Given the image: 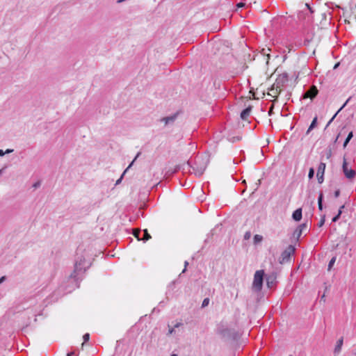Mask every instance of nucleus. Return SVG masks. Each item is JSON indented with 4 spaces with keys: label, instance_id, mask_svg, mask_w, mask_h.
<instances>
[{
    "label": "nucleus",
    "instance_id": "nucleus-1",
    "mask_svg": "<svg viewBox=\"0 0 356 356\" xmlns=\"http://www.w3.org/2000/svg\"><path fill=\"white\" fill-rule=\"evenodd\" d=\"M218 333L225 339L236 340L239 337V334L234 329L227 327L218 328Z\"/></svg>",
    "mask_w": 356,
    "mask_h": 356
},
{
    "label": "nucleus",
    "instance_id": "nucleus-2",
    "mask_svg": "<svg viewBox=\"0 0 356 356\" xmlns=\"http://www.w3.org/2000/svg\"><path fill=\"white\" fill-rule=\"evenodd\" d=\"M90 262H86V259L83 257H78V259L76 260L75 265H74V270L73 273V276L75 277L76 273H79L81 270H86V268H89L90 266Z\"/></svg>",
    "mask_w": 356,
    "mask_h": 356
},
{
    "label": "nucleus",
    "instance_id": "nucleus-3",
    "mask_svg": "<svg viewBox=\"0 0 356 356\" xmlns=\"http://www.w3.org/2000/svg\"><path fill=\"white\" fill-rule=\"evenodd\" d=\"M264 275V270H257L254 274L252 287L257 291L261 290Z\"/></svg>",
    "mask_w": 356,
    "mask_h": 356
},
{
    "label": "nucleus",
    "instance_id": "nucleus-4",
    "mask_svg": "<svg viewBox=\"0 0 356 356\" xmlns=\"http://www.w3.org/2000/svg\"><path fill=\"white\" fill-rule=\"evenodd\" d=\"M294 246L290 245H289L285 250H284L279 259V262L280 264H284L289 261L291 256L295 252Z\"/></svg>",
    "mask_w": 356,
    "mask_h": 356
},
{
    "label": "nucleus",
    "instance_id": "nucleus-5",
    "mask_svg": "<svg viewBox=\"0 0 356 356\" xmlns=\"http://www.w3.org/2000/svg\"><path fill=\"white\" fill-rule=\"evenodd\" d=\"M342 168L344 175L347 179H351L355 177L356 172L354 170L348 167V163L345 158H343Z\"/></svg>",
    "mask_w": 356,
    "mask_h": 356
},
{
    "label": "nucleus",
    "instance_id": "nucleus-6",
    "mask_svg": "<svg viewBox=\"0 0 356 356\" xmlns=\"http://www.w3.org/2000/svg\"><path fill=\"white\" fill-rule=\"evenodd\" d=\"M289 77L287 73H282L280 74L275 80V85L277 88L282 90V88L288 82Z\"/></svg>",
    "mask_w": 356,
    "mask_h": 356
},
{
    "label": "nucleus",
    "instance_id": "nucleus-7",
    "mask_svg": "<svg viewBox=\"0 0 356 356\" xmlns=\"http://www.w3.org/2000/svg\"><path fill=\"white\" fill-rule=\"evenodd\" d=\"M325 170V163H322V162L320 163L318 168V170H317V175H316L318 181L320 184L323 183V181L324 180L323 176H324Z\"/></svg>",
    "mask_w": 356,
    "mask_h": 356
},
{
    "label": "nucleus",
    "instance_id": "nucleus-8",
    "mask_svg": "<svg viewBox=\"0 0 356 356\" xmlns=\"http://www.w3.org/2000/svg\"><path fill=\"white\" fill-rule=\"evenodd\" d=\"M318 94L317 88L315 86H312L309 88V89L306 91L303 95V98H310L311 99H314Z\"/></svg>",
    "mask_w": 356,
    "mask_h": 356
},
{
    "label": "nucleus",
    "instance_id": "nucleus-9",
    "mask_svg": "<svg viewBox=\"0 0 356 356\" xmlns=\"http://www.w3.org/2000/svg\"><path fill=\"white\" fill-rule=\"evenodd\" d=\"M206 168H207V163L202 162V163H200V165L193 167V170L196 176H201L202 175H203Z\"/></svg>",
    "mask_w": 356,
    "mask_h": 356
},
{
    "label": "nucleus",
    "instance_id": "nucleus-10",
    "mask_svg": "<svg viewBox=\"0 0 356 356\" xmlns=\"http://www.w3.org/2000/svg\"><path fill=\"white\" fill-rule=\"evenodd\" d=\"M276 275L272 273L266 276V284L268 288H273L276 284Z\"/></svg>",
    "mask_w": 356,
    "mask_h": 356
},
{
    "label": "nucleus",
    "instance_id": "nucleus-11",
    "mask_svg": "<svg viewBox=\"0 0 356 356\" xmlns=\"http://www.w3.org/2000/svg\"><path fill=\"white\" fill-rule=\"evenodd\" d=\"M282 89L280 88H277L275 84L272 86L270 88V90L268 93L272 97H277L278 95L281 92Z\"/></svg>",
    "mask_w": 356,
    "mask_h": 356
},
{
    "label": "nucleus",
    "instance_id": "nucleus-12",
    "mask_svg": "<svg viewBox=\"0 0 356 356\" xmlns=\"http://www.w3.org/2000/svg\"><path fill=\"white\" fill-rule=\"evenodd\" d=\"M343 337H341V339H339L337 341V344L334 348V354L335 355V356L337 355L341 352V347L343 346Z\"/></svg>",
    "mask_w": 356,
    "mask_h": 356
},
{
    "label": "nucleus",
    "instance_id": "nucleus-13",
    "mask_svg": "<svg viewBox=\"0 0 356 356\" xmlns=\"http://www.w3.org/2000/svg\"><path fill=\"white\" fill-rule=\"evenodd\" d=\"M140 154V152H138L137 154V155L136 156V157L134 158V159L132 161V162L129 165V166L127 168V169L124 171V172L122 173V175H121V177L116 181V183H115V185H118L119 184H120V182L122 181V179L123 178V176L124 175V174L127 172V171L131 167V165H133V163H134V161L137 159V158L139 156V155Z\"/></svg>",
    "mask_w": 356,
    "mask_h": 356
},
{
    "label": "nucleus",
    "instance_id": "nucleus-14",
    "mask_svg": "<svg viewBox=\"0 0 356 356\" xmlns=\"http://www.w3.org/2000/svg\"><path fill=\"white\" fill-rule=\"evenodd\" d=\"M251 111H252V106H249L248 108L244 109L241 113V118L243 120H245L247 119V118L250 115Z\"/></svg>",
    "mask_w": 356,
    "mask_h": 356
},
{
    "label": "nucleus",
    "instance_id": "nucleus-15",
    "mask_svg": "<svg viewBox=\"0 0 356 356\" xmlns=\"http://www.w3.org/2000/svg\"><path fill=\"white\" fill-rule=\"evenodd\" d=\"M292 218L296 221H300L302 218V209H296L293 213Z\"/></svg>",
    "mask_w": 356,
    "mask_h": 356
},
{
    "label": "nucleus",
    "instance_id": "nucleus-16",
    "mask_svg": "<svg viewBox=\"0 0 356 356\" xmlns=\"http://www.w3.org/2000/svg\"><path fill=\"white\" fill-rule=\"evenodd\" d=\"M177 115H173L171 116L165 117L162 118L161 121L165 123V124H168L170 123H172L176 119Z\"/></svg>",
    "mask_w": 356,
    "mask_h": 356
},
{
    "label": "nucleus",
    "instance_id": "nucleus-17",
    "mask_svg": "<svg viewBox=\"0 0 356 356\" xmlns=\"http://www.w3.org/2000/svg\"><path fill=\"white\" fill-rule=\"evenodd\" d=\"M350 99V97L348 98L346 102L343 104V105L339 109V111L334 114V115L331 118V120L328 122L327 124V127L329 126L331 122H332V120H334V118L336 117V115H337V113L339 112H340L345 106L347 104V103L348 102V101Z\"/></svg>",
    "mask_w": 356,
    "mask_h": 356
},
{
    "label": "nucleus",
    "instance_id": "nucleus-18",
    "mask_svg": "<svg viewBox=\"0 0 356 356\" xmlns=\"http://www.w3.org/2000/svg\"><path fill=\"white\" fill-rule=\"evenodd\" d=\"M316 123H317V117L316 116L313 119L310 126L309 127V128L307 131V134H308L316 126Z\"/></svg>",
    "mask_w": 356,
    "mask_h": 356
},
{
    "label": "nucleus",
    "instance_id": "nucleus-19",
    "mask_svg": "<svg viewBox=\"0 0 356 356\" xmlns=\"http://www.w3.org/2000/svg\"><path fill=\"white\" fill-rule=\"evenodd\" d=\"M323 193H320L318 198V206L319 210H321V211L323 209Z\"/></svg>",
    "mask_w": 356,
    "mask_h": 356
},
{
    "label": "nucleus",
    "instance_id": "nucleus-20",
    "mask_svg": "<svg viewBox=\"0 0 356 356\" xmlns=\"http://www.w3.org/2000/svg\"><path fill=\"white\" fill-rule=\"evenodd\" d=\"M143 237L141 238L142 241H146L151 238V236L149 235L147 229L143 230Z\"/></svg>",
    "mask_w": 356,
    "mask_h": 356
},
{
    "label": "nucleus",
    "instance_id": "nucleus-21",
    "mask_svg": "<svg viewBox=\"0 0 356 356\" xmlns=\"http://www.w3.org/2000/svg\"><path fill=\"white\" fill-rule=\"evenodd\" d=\"M293 237L296 238V240H298L300 236L302 235V232L300 229L296 228V229L293 232Z\"/></svg>",
    "mask_w": 356,
    "mask_h": 356
},
{
    "label": "nucleus",
    "instance_id": "nucleus-22",
    "mask_svg": "<svg viewBox=\"0 0 356 356\" xmlns=\"http://www.w3.org/2000/svg\"><path fill=\"white\" fill-rule=\"evenodd\" d=\"M353 132H350L348 134L346 140L343 143V147H346L347 146L348 143H349L350 139L353 138Z\"/></svg>",
    "mask_w": 356,
    "mask_h": 356
},
{
    "label": "nucleus",
    "instance_id": "nucleus-23",
    "mask_svg": "<svg viewBox=\"0 0 356 356\" xmlns=\"http://www.w3.org/2000/svg\"><path fill=\"white\" fill-rule=\"evenodd\" d=\"M270 51V49L269 48L268 49H265V48H263L261 51V54H264V55H266L267 56V63L268 62V59L270 58V54L268 53V51Z\"/></svg>",
    "mask_w": 356,
    "mask_h": 356
},
{
    "label": "nucleus",
    "instance_id": "nucleus-24",
    "mask_svg": "<svg viewBox=\"0 0 356 356\" xmlns=\"http://www.w3.org/2000/svg\"><path fill=\"white\" fill-rule=\"evenodd\" d=\"M141 231L140 229H134V235L135 237H136L138 238V241H140L141 240V238H140V234Z\"/></svg>",
    "mask_w": 356,
    "mask_h": 356
},
{
    "label": "nucleus",
    "instance_id": "nucleus-25",
    "mask_svg": "<svg viewBox=\"0 0 356 356\" xmlns=\"http://www.w3.org/2000/svg\"><path fill=\"white\" fill-rule=\"evenodd\" d=\"M263 239V237L261 235H259V234H256L254 235V243H259V242H261Z\"/></svg>",
    "mask_w": 356,
    "mask_h": 356
},
{
    "label": "nucleus",
    "instance_id": "nucleus-26",
    "mask_svg": "<svg viewBox=\"0 0 356 356\" xmlns=\"http://www.w3.org/2000/svg\"><path fill=\"white\" fill-rule=\"evenodd\" d=\"M336 261V257H332L328 264V270H330Z\"/></svg>",
    "mask_w": 356,
    "mask_h": 356
},
{
    "label": "nucleus",
    "instance_id": "nucleus-27",
    "mask_svg": "<svg viewBox=\"0 0 356 356\" xmlns=\"http://www.w3.org/2000/svg\"><path fill=\"white\" fill-rule=\"evenodd\" d=\"M341 214V211L339 210L337 215L332 218V222H337L339 219Z\"/></svg>",
    "mask_w": 356,
    "mask_h": 356
},
{
    "label": "nucleus",
    "instance_id": "nucleus-28",
    "mask_svg": "<svg viewBox=\"0 0 356 356\" xmlns=\"http://www.w3.org/2000/svg\"><path fill=\"white\" fill-rule=\"evenodd\" d=\"M84 342L82 343V346L84 345V343L88 341L90 339V334L88 333H86L83 337Z\"/></svg>",
    "mask_w": 356,
    "mask_h": 356
},
{
    "label": "nucleus",
    "instance_id": "nucleus-29",
    "mask_svg": "<svg viewBox=\"0 0 356 356\" xmlns=\"http://www.w3.org/2000/svg\"><path fill=\"white\" fill-rule=\"evenodd\" d=\"M314 170L313 168H310L309 171V174H308V177L309 179H312L314 177Z\"/></svg>",
    "mask_w": 356,
    "mask_h": 356
},
{
    "label": "nucleus",
    "instance_id": "nucleus-30",
    "mask_svg": "<svg viewBox=\"0 0 356 356\" xmlns=\"http://www.w3.org/2000/svg\"><path fill=\"white\" fill-rule=\"evenodd\" d=\"M307 227V223H302V224L300 225L297 228L300 229L301 232H302V231L305 229H306Z\"/></svg>",
    "mask_w": 356,
    "mask_h": 356
},
{
    "label": "nucleus",
    "instance_id": "nucleus-31",
    "mask_svg": "<svg viewBox=\"0 0 356 356\" xmlns=\"http://www.w3.org/2000/svg\"><path fill=\"white\" fill-rule=\"evenodd\" d=\"M209 299L205 298L202 302V307H207L209 305Z\"/></svg>",
    "mask_w": 356,
    "mask_h": 356
},
{
    "label": "nucleus",
    "instance_id": "nucleus-32",
    "mask_svg": "<svg viewBox=\"0 0 356 356\" xmlns=\"http://www.w3.org/2000/svg\"><path fill=\"white\" fill-rule=\"evenodd\" d=\"M325 223V216H323L322 217V218L321 219L320 222H318V226L319 227H322Z\"/></svg>",
    "mask_w": 356,
    "mask_h": 356
},
{
    "label": "nucleus",
    "instance_id": "nucleus-33",
    "mask_svg": "<svg viewBox=\"0 0 356 356\" xmlns=\"http://www.w3.org/2000/svg\"><path fill=\"white\" fill-rule=\"evenodd\" d=\"M188 262L187 261H186L184 262V270H182V273H185V272H186V267H187V266H188Z\"/></svg>",
    "mask_w": 356,
    "mask_h": 356
},
{
    "label": "nucleus",
    "instance_id": "nucleus-34",
    "mask_svg": "<svg viewBox=\"0 0 356 356\" xmlns=\"http://www.w3.org/2000/svg\"><path fill=\"white\" fill-rule=\"evenodd\" d=\"M14 150L13 149H7L4 151V154L12 153Z\"/></svg>",
    "mask_w": 356,
    "mask_h": 356
},
{
    "label": "nucleus",
    "instance_id": "nucleus-35",
    "mask_svg": "<svg viewBox=\"0 0 356 356\" xmlns=\"http://www.w3.org/2000/svg\"><path fill=\"white\" fill-rule=\"evenodd\" d=\"M340 195V191L339 190H337L335 192H334V197H338Z\"/></svg>",
    "mask_w": 356,
    "mask_h": 356
},
{
    "label": "nucleus",
    "instance_id": "nucleus-36",
    "mask_svg": "<svg viewBox=\"0 0 356 356\" xmlns=\"http://www.w3.org/2000/svg\"><path fill=\"white\" fill-rule=\"evenodd\" d=\"M244 6H245V3H242V2L238 3L237 4V7H238V8H243V7H244Z\"/></svg>",
    "mask_w": 356,
    "mask_h": 356
},
{
    "label": "nucleus",
    "instance_id": "nucleus-37",
    "mask_svg": "<svg viewBox=\"0 0 356 356\" xmlns=\"http://www.w3.org/2000/svg\"><path fill=\"white\" fill-rule=\"evenodd\" d=\"M175 332V328H170L168 330V334H172Z\"/></svg>",
    "mask_w": 356,
    "mask_h": 356
},
{
    "label": "nucleus",
    "instance_id": "nucleus-38",
    "mask_svg": "<svg viewBox=\"0 0 356 356\" xmlns=\"http://www.w3.org/2000/svg\"><path fill=\"white\" fill-rule=\"evenodd\" d=\"M5 280H6V277H5V276L1 277L0 278V284H1V282H3Z\"/></svg>",
    "mask_w": 356,
    "mask_h": 356
},
{
    "label": "nucleus",
    "instance_id": "nucleus-39",
    "mask_svg": "<svg viewBox=\"0 0 356 356\" xmlns=\"http://www.w3.org/2000/svg\"><path fill=\"white\" fill-rule=\"evenodd\" d=\"M305 6H307V8L309 10V11L312 13V8L309 7V6L307 3Z\"/></svg>",
    "mask_w": 356,
    "mask_h": 356
},
{
    "label": "nucleus",
    "instance_id": "nucleus-40",
    "mask_svg": "<svg viewBox=\"0 0 356 356\" xmlns=\"http://www.w3.org/2000/svg\"><path fill=\"white\" fill-rule=\"evenodd\" d=\"M339 65H340V63H336V64L334 65V66L333 69H334V70L337 69V68L339 66Z\"/></svg>",
    "mask_w": 356,
    "mask_h": 356
},
{
    "label": "nucleus",
    "instance_id": "nucleus-41",
    "mask_svg": "<svg viewBox=\"0 0 356 356\" xmlns=\"http://www.w3.org/2000/svg\"><path fill=\"white\" fill-rule=\"evenodd\" d=\"M4 155H5V154H4V151H3V150H2V149H0V156H4Z\"/></svg>",
    "mask_w": 356,
    "mask_h": 356
},
{
    "label": "nucleus",
    "instance_id": "nucleus-42",
    "mask_svg": "<svg viewBox=\"0 0 356 356\" xmlns=\"http://www.w3.org/2000/svg\"><path fill=\"white\" fill-rule=\"evenodd\" d=\"M180 325H181V323H177V324H175V327H178Z\"/></svg>",
    "mask_w": 356,
    "mask_h": 356
},
{
    "label": "nucleus",
    "instance_id": "nucleus-43",
    "mask_svg": "<svg viewBox=\"0 0 356 356\" xmlns=\"http://www.w3.org/2000/svg\"><path fill=\"white\" fill-rule=\"evenodd\" d=\"M5 169V168H3L0 170V176L2 175L3 172V170Z\"/></svg>",
    "mask_w": 356,
    "mask_h": 356
},
{
    "label": "nucleus",
    "instance_id": "nucleus-44",
    "mask_svg": "<svg viewBox=\"0 0 356 356\" xmlns=\"http://www.w3.org/2000/svg\"><path fill=\"white\" fill-rule=\"evenodd\" d=\"M74 355L73 352L67 353V356H72Z\"/></svg>",
    "mask_w": 356,
    "mask_h": 356
},
{
    "label": "nucleus",
    "instance_id": "nucleus-45",
    "mask_svg": "<svg viewBox=\"0 0 356 356\" xmlns=\"http://www.w3.org/2000/svg\"><path fill=\"white\" fill-rule=\"evenodd\" d=\"M345 206L344 205H342L340 207L339 209V210H341L342 211L343 209H344Z\"/></svg>",
    "mask_w": 356,
    "mask_h": 356
},
{
    "label": "nucleus",
    "instance_id": "nucleus-46",
    "mask_svg": "<svg viewBox=\"0 0 356 356\" xmlns=\"http://www.w3.org/2000/svg\"><path fill=\"white\" fill-rule=\"evenodd\" d=\"M272 109H273V107H271V108H270V111H269V112H268L269 115H270V114H271V113H272Z\"/></svg>",
    "mask_w": 356,
    "mask_h": 356
},
{
    "label": "nucleus",
    "instance_id": "nucleus-47",
    "mask_svg": "<svg viewBox=\"0 0 356 356\" xmlns=\"http://www.w3.org/2000/svg\"><path fill=\"white\" fill-rule=\"evenodd\" d=\"M245 237H248V233H245Z\"/></svg>",
    "mask_w": 356,
    "mask_h": 356
},
{
    "label": "nucleus",
    "instance_id": "nucleus-48",
    "mask_svg": "<svg viewBox=\"0 0 356 356\" xmlns=\"http://www.w3.org/2000/svg\"><path fill=\"white\" fill-rule=\"evenodd\" d=\"M245 237H248V233H245Z\"/></svg>",
    "mask_w": 356,
    "mask_h": 356
},
{
    "label": "nucleus",
    "instance_id": "nucleus-49",
    "mask_svg": "<svg viewBox=\"0 0 356 356\" xmlns=\"http://www.w3.org/2000/svg\"><path fill=\"white\" fill-rule=\"evenodd\" d=\"M245 237H248V233H245Z\"/></svg>",
    "mask_w": 356,
    "mask_h": 356
},
{
    "label": "nucleus",
    "instance_id": "nucleus-50",
    "mask_svg": "<svg viewBox=\"0 0 356 356\" xmlns=\"http://www.w3.org/2000/svg\"><path fill=\"white\" fill-rule=\"evenodd\" d=\"M324 298H325V295H323V296H322V297H321V298H322V299H324Z\"/></svg>",
    "mask_w": 356,
    "mask_h": 356
},
{
    "label": "nucleus",
    "instance_id": "nucleus-51",
    "mask_svg": "<svg viewBox=\"0 0 356 356\" xmlns=\"http://www.w3.org/2000/svg\"><path fill=\"white\" fill-rule=\"evenodd\" d=\"M36 186H38V184H34V187H36Z\"/></svg>",
    "mask_w": 356,
    "mask_h": 356
},
{
    "label": "nucleus",
    "instance_id": "nucleus-52",
    "mask_svg": "<svg viewBox=\"0 0 356 356\" xmlns=\"http://www.w3.org/2000/svg\"><path fill=\"white\" fill-rule=\"evenodd\" d=\"M171 356H177L176 354H172Z\"/></svg>",
    "mask_w": 356,
    "mask_h": 356
},
{
    "label": "nucleus",
    "instance_id": "nucleus-53",
    "mask_svg": "<svg viewBox=\"0 0 356 356\" xmlns=\"http://www.w3.org/2000/svg\"><path fill=\"white\" fill-rule=\"evenodd\" d=\"M355 18H356V16H355Z\"/></svg>",
    "mask_w": 356,
    "mask_h": 356
}]
</instances>
